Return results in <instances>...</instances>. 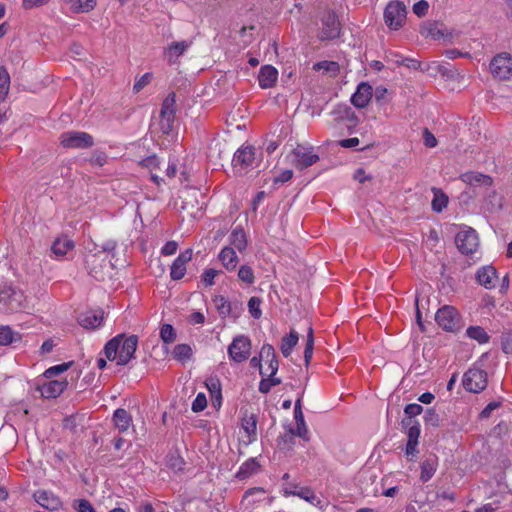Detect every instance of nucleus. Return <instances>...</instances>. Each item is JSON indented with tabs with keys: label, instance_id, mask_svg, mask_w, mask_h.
<instances>
[{
	"label": "nucleus",
	"instance_id": "11",
	"mask_svg": "<svg viewBox=\"0 0 512 512\" xmlns=\"http://www.w3.org/2000/svg\"><path fill=\"white\" fill-rule=\"evenodd\" d=\"M104 320V311L102 309L89 310L82 313L78 317L79 324L85 329H97L99 328Z\"/></svg>",
	"mask_w": 512,
	"mask_h": 512
},
{
	"label": "nucleus",
	"instance_id": "56",
	"mask_svg": "<svg viewBox=\"0 0 512 512\" xmlns=\"http://www.w3.org/2000/svg\"><path fill=\"white\" fill-rule=\"evenodd\" d=\"M429 9V3L426 0H420L413 5V12L421 17L424 16Z\"/></svg>",
	"mask_w": 512,
	"mask_h": 512
},
{
	"label": "nucleus",
	"instance_id": "7",
	"mask_svg": "<svg viewBox=\"0 0 512 512\" xmlns=\"http://www.w3.org/2000/svg\"><path fill=\"white\" fill-rule=\"evenodd\" d=\"M406 18V7L402 2H390L384 12V19L391 30H398Z\"/></svg>",
	"mask_w": 512,
	"mask_h": 512
},
{
	"label": "nucleus",
	"instance_id": "47",
	"mask_svg": "<svg viewBox=\"0 0 512 512\" xmlns=\"http://www.w3.org/2000/svg\"><path fill=\"white\" fill-rule=\"evenodd\" d=\"M160 337L164 343H172L176 338V332L172 325L163 324L160 329Z\"/></svg>",
	"mask_w": 512,
	"mask_h": 512
},
{
	"label": "nucleus",
	"instance_id": "52",
	"mask_svg": "<svg viewBox=\"0 0 512 512\" xmlns=\"http://www.w3.org/2000/svg\"><path fill=\"white\" fill-rule=\"evenodd\" d=\"M395 64L403 65L412 70H421L422 69V64L420 61H418L416 59H412V58H407V57L395 60Z\"/></svg>",
	"mask_w": 512,
	"mask_h": 512
},
{
	"label": "nucleus",
	"instance_id": "21",
	"mask_svg": "<svg viewBox=\"0 0 512 512\" xmlns=\"http://www.w3.org/2000/svg\"><path fill=\"white\" fill-rule=\"evenodd\" d=\"M278 79V71L271 65H264L261 67L258 81L259 86L263 89L271 88L276 84Z\"/></svg>",
	"mask_w": 512,
	"mask_h": 512
},
{
	"label": "nucleus",
	"instance_id": "32",
	"mask_svg": "<svg viewBox=\"0 0 512 512\" xmlns=\"http://www.w3.org/2000/svg\"><path fill=\"white\" fill-rule=\"evenodd\" d=\"M229 239L230 244L233 245L240 252L246 249L247 237L244 229L241 226H237L232 230Z\"/></svg>",
	"mask_w": 512,
	"mask_h": 512
},
{
	"label": "nucleus",
	"instance_id": "28",
	"mask_svg": "<svg viewBox=\"0 0 512 512\" xmlns=\"http://www.w3.org/2000/svg\"><path fill=\"white\" fill-rule=\"evenodd\" d=\"M261 465L257 461V458H249L245 461L236 473V478L239 480H246L252 475L260 471Z\"/></svg>",
	"mask_w": 512,
	"mask_h": 512
},
{
	"label": "nucleus",
	"instance_id": "41",
	"mask_svg": "<svg viewBox=\"0 0 512 512\" xmlns=\"http://www.w3.org/2000/svg\"><path fill=\"white\" fill-rule=\"evenodd\" d=\"M172 354L176 360L186 361L192 356V348L188 344H178L174 347Z\"/></svg>",
	"mask_w": 512,
	"mask_h": 512
},
{
	"label": "nucleus",
	"instance_id": "26",
	"mask_svg": "<svg viewBox=\"0 0 512 512\" xmlns=\"http://www.w3.org/2000/svg\"><path fill=\"white\" fill-rule=\"evenodd\" d=\"M192 44V41H175L172 42L165 51V56L169 64H174L179 56H181Z\"/></svg>",
	"mask_w": 512,
	"mask_h": 512
},
{
	"label": "nucleus",
	"instance_id": "8",
	"mask_svg": "<svg viewBox=\"0 0 512 512\" xmlns=\"http://www.w3.org/2000/svg\"><path fill=\"white\" fill-rule=\"evenodd\" d=\"M455 243L462 254H473L479 246L478 235L472 228L460 231L456 234Z\"/></svg>",
	"mask_w": 512,
	"mask_h": 512
},
{
	"label": "nucleus",
	"instance_id": "38",
	"mask_svg": "<svg viewBox=\"0 0 512 512\" xmlns=\"http://www.w3.org/2000/svg\"><path fill=\"white\" fill-rule=\"evenodd\" d=\"M434 197L432 200V209L435 212H441L448 204V196L440 189L433 188Z\"/></svg>",
	"mask_w": 512,
	"mask_h": 512
},
{
	"label": "nucleus",
	"instance_id": "31",
	"mask_svg": "<svg viewBox=\"0 0 512 512\" xmlns=\"http://www.w3.org/2000/svg\"><path fill=\"white\" fill-rule=\"evenodd\" d=\"M74 247L75 243L73 240L67 237L57 238L51 246V251L56 257H64Z\"/></svg>",
	"mask_w": 512,
	"mask_h": 512
},
{
	"label": "nucleus",
	"instance_id": "27",
	"mask_svg": "<svg viewBox=\"0 0 512 512\" xmlns=\"http://www.w3.org/2000/svg\"><path fill=\"white\" fill-rule=\"evenodd\" d=\"M293 154L295 156L294 165L296 168L303 170L310 166H312L314 163H316L319 160V156L317 154H313L311 152H305L298 149H295L293 151Z\"/></svg>",
	"mask_w": 512,
	"mask_h": 512
},
{
	"label": "nucleus",
	"instance_id": "46",
	"mask_svg": "<svg viewBox=\"0 0 512 512\" xmlns=\"http://www.w3.org/2000/svg\"><path fill=\"white\" fill-rule=\"evenodd\" d=\"M238 278L246 284H253L255 281L253 269L248 265H242L238 271Z\"/></svg>",
	"mask_w": 512,
	"mask_h": 512
},
{
	"label": "nucleus",
	"instance_id": "17",
	"mask_svg": "<svg viewBox=\"0 0 512 512\" xmlns=\"http://www.w3.org/2000/svg\"><path fill=\"white\" fill-rule=\"evenodd\" d=\"M438 456L435 453H429L420 464V480L423 483L428 482L435 474L438 467Z\"/></svg>",
	"mask_w": 512,
	"mask_h": 512
},
{
	"label": "nucleus",
	"instance_id": "59",
	"mask_svg": "<svg viewBox=\"0 0 512 512\" xmlns=\"http://www.w3.org/2000/svg\"><path fill=\"white\" fill-rule=\"evenodd\" d=\"M159 164V159L155 155L149 156L141 161V165L150 169V172H153V170L159 168Z\"/></svg>",
	"mask_w": 512,
	"mask_h": 512
},
{
	"label": "nucleus",
	"instance_id": "5",
	"mask_svg": "<svg viewBox=\"0 0 512 512\" xmlns=\"http://www.w3.org/2000/svg\"><path fill=\"white\" fill-rule=\"evenodd\" d=\"M462 384L467 391L480 393L487 386V373L479 368H470L464 373Z\"/></svg>",
	"mask_w": 512,
	"mask_h": 512
},
{
	"label": "nucleus",
	"instance_id": "3",
	"mask_svg": "<svg viewBox=\"0 0 512 512\" xmlns=\"http://www.w3.org/2000/svg\"><path fill=\"white\" fill-rule=\"evenodd\" d=\"M60 145L66 149H88L94 145V138L87 132L67 131L60 135Z\"/></svg>",
	"mask_w": 512,
	"mask_h": 512
},
{
	"label": "nucleus",
	"instance_id": "54",
	"mask_svg": "<svg viewBox=\"0 0 512 512\" xmlns=\"http://www.w3.org/2000/svg\"><path fill=\"white\" fill-rule=\"evenodd\" d=\"M107 159L108 156L105 152L95 151L90 159V163L102 167L107 163Z\"/></svg>",
	"mask_w": 512,
	"mask_h": 512
},
{
	"label": "nucleus",
	"instance_id": "4",
	"mask_svg": "<svg viewBox=\"0 0 512 512\" xmlns=\"http://www.w3.org/2000/svg\"><path fill=\"white\" fill-rule=\"evenodd\" d=\"M251 349L252 343L249 337L238 335L233 338L231 344L228 346V356L232 361L242 363L249 359Z\"/></svg>",
	"mask_w": 512,
	"mask_h": 512
},
{
	"label": "nucleus",
	"instance_id": "10",
	"mask_svg": "<svg viewBox=\"0 0 512 512\" xmlns=\"http://www.w3.org/2000/svg\"><path fill=\"white\" fill-rule=\"evenodd\" d=\"M193 251L191 248L182 252L172 263L170 276L173 280H180L186 273V264L192 259Z\"/></svg>",
	"mask_w": 512,
	"mask_h": 512
},
{
	"label": "nucleus",
	"instance_id": "12",
	"mask_svg": "<svg viewBox=\"0 0 512 512\" xmlns=\"http://www.w3.org/2000/svg\"><path fill=\"white\" fill-rule=\"evenodd\" d=\"M255 160V148L247 145L240 147L234 154L232 159L233 167L240 166L241 168L249 167Z\"/></svg>",
	"mask_w": 512,
	"mask_h": 512
},
{
	"label": "nucleus",
	"instance_id": "13",
	"mask_svg": "<svg viewBox=\"0 0 512 512\" xmlns=\"http://www.w3.org/2000/svg\"><path fill=\"white\" fill-rule=\"evenodd\" d=\"M406 428L408 429V431H407V444H406L405 454L407 456H411L412 458L410 460H413V458L419 452L417 449V446H418V439L420 436V424L418 421H414V423H412L411 425H409Z\"/></svg>",
	"mask_w": 512,
	"mask_h": 512
},
{
	"label": "nucleus",
	"instance_id": "14",
	"mask_svg": "<svg viewBox=\"0 0 512 512\" xmlns=\"http://www.w3.org/2000/svg\"><path fill=\"white\" fill-rule=\"evenodd\" d=\"M33 497L39 505L50 511L58 510L62 506L60 499L52 492L45 490L36 491Z\"/></svg>",
	"mask_w": 512,
	"mask_h": 512
},
{
	"label": "nucleus",
	"instance_id": "61",
	"mask_svg": "<svg viewBox=\"0 0 512 512\" xmlns=\"http://www.w3.org/2000/svg\"><path fill=\"white\" fill-rule=\"evenodd\" d=\"M78 512H95L92 504L86 499H80L77 501V506H75Z\"/></svg>",
	"mask_w": 512,
	"mask_h": 512
},
{
	"label": "nucleus",
	"instance_id": "33",
	"mask_svg": "<svg viewBox=\"0 0 512 512\" xmlns=\"http://www.w3.org/2000/svg\"><path fill=\"white\" fill-rule=\"evenodd\" d=\"M298 340L299 335L295 330H291L289 335L282 338L280 350L284 357H289L291 355L293 348L298 343Z\"/></svg>",
	"mask_w": 512,
	"mask_h": 512
},
{
	"label": "nucleus",
	"instance_id": "36",
	"mask_svg": "<svg viewBox=\"0 0 512 512\" xmlns=\"http://www.w3.org/2000/svg\"><path fill=\"white\" fill-rule=\"evenodd\" d=\"M423 412V407L420 404L412 403L406 405L404 409V413L406 418L402 419L401 424L403 427H408L412 423H414L413 418L417 415H420Z\"/></svg>",
	"mask_w": 512,
	"mask_h": 512
},
{
	"label": "nucleus",
	"instance_id": "15",
	"mask_svg": "<svg viewBox=\"0 0 512 512\" xmlns=\"http://www.w3.org/2000/svg\"><path fill=\"white\" fill-rule=\"evenodd\" d=\"M335 122L349 121L353 127L359 123L356 113L347 104H337L330 113Z\"/></svg>",
	"mask_w": 512,
	"mask_h": 512
},
{
	"label": "nucleus",
	"instance_id": "16",
	"mask_svg": "<svg viewBox=\"0 0 512 512\" xmlns=\"http://www.w3.org/2000/svg\"><path fill=\"white\" fill-rule=\"evenodd\" d=\"M283 495L286 497L298 496L310 504L322 508V500L314 493L310 487H299L298 490H288V488H283Z\"/></svg>",
	"mask_w": 512,
	"mask_h": 512
},
{
	"label": "nucleus",
	"instance_id": "42",
	"mask_svg": "<svg viewBox=\"0 0 512 512\" xmlns=\"http://www.w3.org/2000/svg\"><path fill=\"white\" fill-rule=\"evenodd\" d=\"M71 2L72 9L75 12H88L92 10L96 5V0H67Z\"/></svg>",
	"mask_w": 512,
	"mask_h": 512
},
{
	"label": "nucleus",
	"instance_id": "53",
	"mask_svg": "<svg viewBox=\"0 0 512 512\" xmlns=\"http://www.w3.org/2000/svg\"><path fill=\"white\" fill-rule=\"evenodd\" d=\"M207 406V399L204 393L197 394L196 398L194 399L192 403V411L193 412H201L203 411Z\"/></svg>",
	"mask_w": 512,
	"mask_h": 512
},
{
	"label": "nucleus",
	"instance_id": "60",
	"mask_svg": "<svg viewBox=\"0 0 512 512\" xmlns=\"http://www.w3.org/2000/svg\"><path fill=\"white\" fill-rule=\"evenodd\" d=\"M387 89L383 86H378L374 92V98L377 104L383 105L386 103Z\"/></svg>",
	"mask_w": 512,
	"mask_h": 512
},
{
	"label": "nucleus",
	"instance_id": "40",
	"mask_svg": "<svg viewBox=\"0 0 512 512\" xmlns=\"http://www.w3.org/2000/svg\"><path fill=\"white\" fill-rule=\"evenodd\" d=\"M468 337L478 341V343L483 344L489 341V335L487 332L480 326H470L466 331Z\"/></svg>",
	"mask_w": 512,
	"mask_h": 512
},
{
	"label": "nucleus",
	"instance_id": "1",
	"mask_svg": "<svg viewBox=\"0 0 512 512\" xmlns=\"http://www.w3.org/2000/svg\"><path fill=\"white\" fill-rule=\"evenodd\" d=\"M138 337L118 334L110 339L104 346V354L110 361L117 360V365H127L136 352Z\"/></svg>",
	"mask_w": 512,
	"mask_h": 512
},
{
	"label": "nucleus",
	"instance_id": "34",
	"mask_svg": "<svg viewBox=\"0 0 512 512\" xmlns=\"http://www.w3.org/2000/svg\"><path fill=\"white\" fill-rule=\"evenodd\" d=\"M294 418L296 421V428L289 429L291 436H298V437L302 438L303 440L308 441L309 440L308 429H307V426L305 423L303 413L294 414Z\"/></svg>",
	"mask_w": 512,
	"mask_h": 512
},
{
	"label": "nucleus",
	"instance_id": "20",
	"mask_svg": "<svg viewBox=\"0 0 512 512\" xmlns=\"http://www.w3.org/2000/svg\"><path fill=\"white\" fill-rule=\"evenodd\" d=\"M67 381L51 380L39 387V391L44 398H56L66 389Z\"/></svg>",
	"mask_w": 512,
	"mask_h": 512
},
{
	"label": "nucleus",
	"instance_id": "44",
	"mask_svg": "<svg viewBox=\"0 0 512 512\" xmlns=\"http://www.w3.org/2000/svg\"><path fill=\"white\" fill-rule=\"evenodd\" d=\"M166 464L174 471H182L185 462L177 453H170L167 455Z\"/></svg>",
	"mask_w": 512,
	"mask_h": 512
},
{
	"label": "nucleus",
	"instance_id": "30",
	"mask_svg": "<svg viewBox=\"0 0 512 512\" xmlns=\"http://www.w3.org/2000/svg\"><path fill=\"white\" fill-rule=\"evenodd\" d=\"M218 258L228 271L234 270L238 264V256L235 250L229 246L220 251Z\"/></svg>",
	"mask_w": 512,
	"mask_h": 512
},
{
	"label": "nucleus",
	"instance_id": "63",
	"mask_svg": "<svg viewBox=\"0 0 512 512\" xmlns=\"http://www.w3.org/2000/svg\"><path fill=\"white\" fill-rule=\"evenodd\" d=\"M423 140L426 147L433 148L437 145L436 137L428 129L423 132Z\"/></svg>",
	"mask_w": 512,
	"mask_h": 512
},
{
	"label": "nucleus",
	"instance_id": "19",
	"mask_svg": "<svg viewBox=\"0 0 512 512\" xmlns=\"http://www.w3.org/2000/svg\"><path fill=\"white\" fill-rule=\"evenodd\" d=\"M257 423L258 418L256 414L248 413L247 410L243 412L241 427L246 433L249 442H253L257 438Z\"/></svg>",
	"mask_w": 512,
	"mask_h": 512
},
{
	"label": "nucleus",
	"instance_id": "25",
	"mask_svg": "<svg viewBox=\"0 0 512 512\" xmlns=\"http://www.w3.org/2000/svg\"><path fill=\"white\" fill-rule=\"evenodd\" d=\"M463 182L470 186H485L491 187L493 179L491 176L480 173V172H467L461 176Z\"/></svg>",
	"mask_w": 512,
	"mask_h": 512
},
{
	"label": "nucleus",
	"instance_id": "58",
	"mask_svg": "<svg viewBox=\"0 0 512 512\" xmlns=\"http://www.w3.org/2000/svg\"><path fill=\"white\" fill-rule=\"evenodd\" d=\"M175 103H176V94L174 92H171L163 100L161 109H163V110H175L176 111Z\"/></svg>",
	"mask_w": 512,
	"mask_h": 512
},
{
	"label": "nucleus",
	"instance_id": "48",
	"mask_svg": "<svg viewBox=\"0 0 512 512\" xmlns=\"http://www.w3.org/2000/svg\"><path fill=\"white\" fill-rule=\"evenodd\" d=\"M424 422L427 426L438 427L440 425V416L434 408H428L424 414Z\"/></svg>",
	"mask_w": 512,
	"mask_h": 512
},
{
	"label": "nucleus",
	"instance_id": "39",
	"mask_svg": "<svg viewBox=\"0 0 512 512\" xmlns=\"http://www.w3.org/2000/svg\"><path fill=\"white\" fill-rule=\"evenodd\" d=\"M10 88V75L5 67H0V102L5 101Z\"/></svg>",
	"mask_w": 512,
	"mask_h": 512
},
{
	"label": "nucleus",
	"instance_id": "2",
	"mask_svg": "<svg viewBox=\"0 0 512 512\" xmlns=\"http://www.w3.org/2000/svg\"><path fill=\"white\" fill-rule=\"evenodd\" d=\"M437 324L447 332H457L463 327L462 319L457 309L445 305L438 309L435 314Z\"/></svg>",
	"mask_w": 512,
	"mask_h": 512
},
{
	"label": "nucleus",
	"instance_id": "35",
	"mask_svg": "<svg viewBox=\"0 0 512 512\" xmlns=\"http://www.w3.org/2000/svg\"><path fill=\"white\" fill-rule=\"evenodd\" d=\"M175 110H163L160 111V129L164 134H169L173 128V122L175 118Z\"/></svg>",
	"mask_w": 512,
	"mask_h": 512
},
{
	"label": "nucleus",
	"instance_id": "57",
	"mask_svg": "<svg viewBox=\"0 0 512 512\" xmlns=\"http://www.w3.org/2000/svg\"><path fill=\"white\" fill-rule=\"evenodd\" d=\"M292 177H293V171L290 169H286V170L282 171L278 176L274 177L273 184L274 185L284 184V183L288 182L289 180H291Z\"/></svg>",
	"mask_w": 512,
	"mask_h": 512
},
{
	"label": "nucleus",
	"instance_id": "62",
	"mask_svg": "<svg viewBox=\"0 0 512 512\" xmlns=\"http://www.w3.org/2000/svg\"><path fill=\"white\" fill-rule=\"evenodd\" d=\"M325 24L329 27L331 31L337 30L339 28V22L336 14L329 12L325 18Z\"/></svg>",
	"mask_w": 512,
	"mask_h": 512
},
{
	"label": "nucleus",
	"instance_id": "23",
	"mask_svg": "<svg viewBox=\"0 0 512 512\" xmlns=\"http://www.w3.org/2000/svg\"><path fill=\"white\" fill-rule=\"evenodd\" d=\"M205 385L211 395L213 406L219 409L222 405V387L220 379L216 376H211L207 378Z\"/></svg>",
	"mask_w": 512,
	"mask_h": 512
},
{
	"label": "nucleus",
	"instance_id": "55",
	"mask_svg": "<svg viewBox=\"0 0 512 512\" xmlns=\"http://www.w3.org/2000/svg\"><path fill=\"white\" fill-rule=\"evenodd\" d=\"M219 274V271L209 268L206 269L202 275V280L206 286H212L214 284L215 277Z\"/></svg>",
	"mask_w": 512,
	"mask_h": 512
},
{
	"label": "nucleus",
	"instance_id": "18",
	"mask_svg": "<svg viewBox=\"0 0 512 512\" xmlns=\"http://www.w3.org/2000/svg\"><path fill=\"white\" fill-rule=\"evenodd\" d=\"M213 302L215 304V307L221 317H238L239 315V306L237 303H231L227 301V299L224 296H215L213 299Z\"/></svg>",
	"mask_w": 512,
	"mask_h": 512
},
{
	"label": "nucleus",
	"instance_id": "29",
	"mask_svg": "<svg viewBox=\"0 0 512 512\" xmlns=\"http://www.w3.org/2000/svg\"><path fill=\"white\" fill-rule=\"evenodd\" d=\"M261 357L268 363V369L272 374H277L279 361L274 347L271 344H264L261 348Z\"/></svg>",
	"mask_w": 512,
	"mask_h": 512
},
{
	"label": "nucleus",
	"instance_id": "64",
	"mask_svg": "<svg viewBox=\"0 0 512 512\" xmlns=\"http://www.w3.org/2000/svg\"><path fill=\"white\" fill-rule=\"evenodd\" d=\"M178 244L176 241H168L161 249V253L165 256L173 255L176 253Z\"/></svg>",
	"mask_w": 512,
	"mask_h": 512
},
{
	"label": "nucleus",
	"instance_id": "43",
	"mask_svg": "<svg viewBox=\"0 0 512 512\" xmlns=\"http://www.w3.org/2000/svg\"><path fill=\"white\" fill-rule=\"evenodd\" d=\"M313 349H314V336H313V328L310 326L307 331V339H306V345L304 349V360L306 365L309 364L312 355H313Z\"/></svg>",
	"mask_w": 512,
	"mask_h": 512
},
{
	"label": "nucleus",
	"instance_id": "45",
	"mask_svg": "<svg viewBox=\"0 0 512 512\" xmlns=\"http://www.w3.org/2000/svg\"><path fill=\"white\" fill-rule=\"evenodd\" d=\"M261 303L262 300L256 296L251 297L248 301V310L254 319H260L262 316Z\"/></svg>",
	"mask_w": 512,
	"mask_h": 512
},
{
	"label": "nucleus",
	"instance_id": "6",
	"mask_svg": "<svg viewBox=\"0 0 512 512\" xmlns=\"http://www.w3.org/2000/svg\"><path fill=\"white\" fill-rule=\"evenodd\" d=\"M490 71L499 79H509L512 76V56L506 52L496 55L490 62Z\"/></svg>",
	"mask_w": 512,
	"mask_h": 512
},
{
	"label": "nucleus",
	"instance_id": "9",
	"mask_svg": "<svg viewBox=\"0 0 512 512\" xmlns=\"http://www.w3.org/2000/svg\"><path fill=\"white\" fill-rule=\"evenodd\" d=\"M373 97V88L367 82H361L351 96V103L356 108H365Z\"/></svg>",
	"mask_w": 512,
	"mask_h": 512
},
{
	"label": "nucleus",
	"instance_id": "49",
	"mask_svg": "<svg viewBox=\"0 0 512 512\" xmlns=\"http://www.w3.org/2000/svg\"><path fill=\"white\" fill-rule=\"evenodd\" d=\"M72 363L73 362H67V363H62L59 365L52 366L44 372V376L47 379L53 378L54 376H57V375L65 372L66 370H68L70 368V366L72 365Z\"/></svg>",
	"mask_w": 512,
	"mask_h": 512
},
{
	"label": "nucleus",
	"instance_id": "37",
	"mask_svg": "<svg viewBox=\"0 0 512 512\" xmlns=\"http://www.w3.org/2000/svg\"><path fill=\"white\" fill-rule=\"evenodd\" d=\"M314 71H320L323 70L325 73L336 76L340 71V65L338 62L335 61H320L313 65Z\"/></svg>",
	"mask_w": 512,
	"mask_h": 512
},
{
	"label": "nucleus",
	"instance_id": "24",
	"mask_svg": "<svg viewBox=\"0 0 512 512\" xmlns=\"http://www.w3.org/2000/svg\"><path fill=\"white\" fill-rule=\"evenodd\" d=\"M112 422L114 427L120 432H126L132 424L131 414L124 408H118L114 411Z\"/></svg>",
	"mask_w": 512,
	"mask_h": 512
},
{
	"label": "nucleus",
	"instance_id": "50",
	"mask_svg": "<svg viewBox=\"0 0 512 512\" xmlns=\"http://www.w3.org/2000/svg\"><path fill=\"white\" fill-rule=\"evenodd\" d=\"M14 332L9 326H0V345H9L15 341Z\"/></svg>",
	"mask_w": 512,
	"mask_h": 512
},
{
	"label": "nucleus",
	"instance_id": "51",
	"mask_svg": "<svg viewBox=\"0 0 512 512\" xmlns=\"http://www.w3.org/2000/svg\"><path fill=\"white\" fill-rule=\"evenodd\" d=\"M153 78V74L150 72L145 73L139 79H137L133 85L134 93H139L145 86H147Z\"/></svg>",
	"mask_w": 512,
	"mask_h": 512
},
{
	"label": "nucleus",
	"instance_id": "22",
	"mask_svg": "<svg viewBox=\"0 0 512 512\" xmlns=\"http://www.w3.org/2000/svg\"><path fill=\"white\" fill-rule=\"evenodd\" d=\"M476 279L486 289H492L495 287L497 271L493 266H484L477 271Z\"/></svg>",
	"mask_w": 512,
	"mask_h": 512
}]
</instances>
